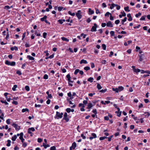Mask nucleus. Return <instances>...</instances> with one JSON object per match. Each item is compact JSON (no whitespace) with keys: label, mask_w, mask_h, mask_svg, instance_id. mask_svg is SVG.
<instances>
[{"label":"nucleus","mask_w":150,"mask_h":150,"mask_svg":"<svg viewBox=\"0 0 150 150\" xmlns=\"http://www.w3.org/2000/svg\"><path fill=\"white\" fill-rule=\"evenodd\" d=\"M58 22L61 24H62L63 23L62 21V19H59V20H58Z\"/></svg>","instance_id":"63"},{"label":"nucleus","mask_w":150,"mask_h":150,"mask_svg":"<svg viewBox=\"0 0 150 150\" xmlns=\"http://www.w3.org/2000/svg\"><path fill=\"white\" fill-rule=\"evenodd\" d=\"M94 13V11L91 10V9L89 8L88 9V14L89 15H91Z\"/></svg>","instance_id":"8"},{"label":"nucleus","mask_w":150,"mask_h":150,"mask_svg":"<svg viewBox=\"0 0 150 150\" xmlns=\"http://www.w3.org/2000/svg\"><path fill=\"white\" fill-rule=\"evenodd\" d=\"M107 26L108 27H112L113 25L111 21H109L107 23Z\"/></svg>","instance_id":"7"},{"label":"nucleus","mask_w":150,"mask_h":150,"mask_svg":"<svg viewBox=\"0 0 150 150\" xmlns=\"http://www.w3.org/2000/svg\"><path fill=\"white\" fill-rule=\"evenodd\" d=\"M81 11L80 10H78L77 13H76V15L79 19H80L82 18V15L81 14Z\"/></svg>","instance_id":"2"},{"label":"nucleus","mask_w":150,"mask_h":150,"mask_svg":"<svg viewBox=\"0 0 150 150\" xmlns=\"http://www.w3.org/2000/svg\"><path fill=\"white\" fill-rule=\"evenodd\" d=\"M16 65V62H15L13 61L11 62L10 65L13 66Z\"/></svg>","instance_id":"26"},{"label":"nucleus","mask_w":150,"mask_h":150,"mask_svg":"<svg viewBox=\"0 0 150 150\" xmlns=\"http://www.w3.org/2000/svg\"><path fill=\"white\" fill-rule=\"evenodd\" d=\"M112 90L113 91H115L116 93H118V88H112Z\"/></svg>","instance_id":"25"},{"label":"nucleus","mask_w":150,"mask_h":150,"mask_svg":"<svg viewBox=\"0 0 150 150\" xmlns=\"http://www.w3.org/2000/svg\"><path fill=\"white\" fill-rule=\"evenodd\" d=\"M117 6V4H111V6H110V8L111 9H112L115 6Z\"/></svg>","instance_id":"15"},{"label":"nucleus","mask_w":150,"mask_h":150,"mask_svg":"<svg viewBox=\"0 0 150 150\" xmlns=\"http://www.w3.org/2000/svg\"><path fill=\"white\" fill-rule=\"evenodd\" d=\"M67 95L68 96L70 97V98L71 99L73 98V97L71 96V94L70 92L69 93H67Z\"/></svg>","instance_id":"30"},{"label":"nucleus","mask_w":150,"mask_h":150,"mask_svg":"<svg viewBox=\"0 0 150 150\" xmlns=\"http://www.w3.org/2000/svg\"><path fill=\"white\" fill-rule=\"evenodd\" d=\"M63 8L62 7H60V6L58 8V10L59 11H60L62 10V9Z\"/></svg>","instance_id":"51"},{"label":"nucleus","mask_w":150,"mask_h":150,"mask_svg":"<svg viewBox=\"0 0 150 150\" xmlns=\"http://www.w3.org/2000/svg\"><path fill=\"white\" fill-rule=\"evenodd\" d=\"M97 88L98 90L102 88V87L100 85L99 83H97Z\"/></svg>","instance_id":"21"},{"label":"nucleus","mask_w":150,"mask_h":150,"mask_svg":"<svg viewBox=\"0 0 150 150\" xmlns=\"http://www.w3.org/2000/svg\"><path fill=\"white\" fill-rule=\"evenodd\" d=\"M43 78L45 79H48V76L46 74H45L44 76V77H43Z\"/></svg>","instance_id":"48"},{"label":"nucleus","mask_w":150,"mask_h":150,"mask_svg":"<svg viewBox=\"0 0 150 150\" xmlns=\"http://www.w3.org/2000/svg\"><path fill=\"white\" fill-rule=\"evenodd\" d=\"M80 63L81 64H82V63L87 64V61L86 60H84L83 59L81 60L80 61Z\"/></svg>","instance_id":"11"},{"label":"nucleus","mask_w":150,"mask_h":150,"mask_svg":"<svg viewBox=\"0 0 150 150\" xmlns=\"http://www.w3.org/2000/svg\"><path fill=\"white\" fill-rule=\"evenodd\" d=\"M7 144H6V146H9L11 145V141L10 140H8L7 141Z\"/></svg>","instance_id":"20"},{"label":"nucleus","mask_w":150,"mask_h":150,"mask_svg":"<svg viewBox=\"0 0 150 150\" xmlns=\"http://www.w3.org/2000/svg\"><path fill=\"white\" fill-rule=\"evenodd\" d=\"M68 13L69 14L71 15L72 16H74L75 15V13H72L70 11H69L68 12Z\"/></svg>","instance_id":"35"},{"label":"nucleus","mask_w":150,"mask_h":150,"mask_svg":"<svg viewBox=\"0 0 150 150\" xmlns=\"http://www.w3.org/2000/svg\"><path fill=\"white\" fill-rule=\"evenodd\" d=\"M63 119L65 120L66 122H68L69 120V118L67 117H64Z\"/></svg>","instance_id":"54"},{"label":"nucleus","mask_w":150,"mask_h":150,"mask_svg":"<svg viewBox=\"0 0 150 150\" xmlns=\"http://www.w3.org/2000/svg\"><path fill=\"white\" fill-rule=\"evenodd\" d=\"M47 18V16H45L43 17L42 18H41L40 20L42 21H45L46 20Z\"/></svg>","instance_id":"16"},{"label":"nucleus","mask_w":150,"mask_h":150,"mask_svg":"<svg viewBox=\"0 0 150 150\" xmlns=\"http://www.w3.org/2000/svg\"><path fill=\"white\" fill-rule=\"evenodd\" d=\"M80 70L79 69H76L75 70L74 72V74L75 75H76L79 72Z\"/></svg>","instance_id":"38"},{"label":"nucleus","mask_w":150,"mask_h":150,"mask_svg":"<svg viewBox=\"0 0 150 150\" xmlns=\"http://www.w3.org/2000/svg\"><path fill=\"white\" fill-rule=\"evenodd\" d=\"M92 112L95 114L96 115L97 113V110L96 109H94L92 110Z\"/></svg>","instance_id":"43"},{"label":"nucleus","mask_w":150,"mask_h":150,"mask_svg":"<svg viewBox=\"0 0 150 150\" xmlns=\"http://www.w3.org/2000/svg\"><path fill=\"white\" fill-rule=\"evenodd\" d=\"M107 138H108V137H100V138L99 139L100 140H102L104 139H105Z\"/></svg>","instance_id":"37"},{"label":"nucleus","mask_w":150,"mask_h":150,"mask_svg":"<svg viewBox=\"0 0 150 150\" xmlns=\"http://www.w3.org/2000/svg\"><path fill=\"white\" fill-rule=\"evenodd\" d=\"M6 122L7 124L9 125L10 123V119H8L6 120Z\"/></svg>","instance_id":"47"},{"label":"nucleus","mask_w":150,"mask_h":150,"mask_svg":"<svg viewBox=\"0 0 150 150\" xmlns=\"http://www.w3.org/2000/svg\"><path fill=\"white\" fill-rule=\"evenodd\" d=\"M5 9H6L8 10V9H10L9 6H5L4 8Z\"/></svg>","instance_id":"36"},{"label":"nucleus","mask_w":150,"mask_h":150,"mask_svg":"<svg viewBox=\"0 0 150 150\" xmlns=\"http://www.w3.org/2000/svg\"><path fill=\"white\" fill-rule=\"evenodd\" d=\"M120 22V21L119 20H117L115 21V23L116 24H119V23Z\"/></svg>","instance_id":"57"},{"label":"nucleus","mask_w":150,"mask_h":150,"mask_svg":"<svg viewBox=\"0 0 150 150\" xmlns=\"http://www.w3.org/2000/svg\"><path fill=\"white\" fill-rule=\"evenodd\" d=\"M79 107H84L85 106L84 105V104H83L82 103H80L79 104Z\"/></svg>","instance_id":"52"},{"label":"nucleus","mask_w":150,"mask_h":150,"mask_svg":"<svg viewBox=\"0 0 150 150\" xmlns=\"http://www.w3.org/2000/svg\"><path fill=\"white\" fill-rule=\"evenodd\" d=\"M110 33L111 36H113L114 35V31H111L110 32Z\"/></svg>","instance_id":"45"},{"label":"nucleus","mask_w":150,"mask_h":150,"mask_svg":"<svg viewBox=\"0 0 150 150\" xmlns=\"http://www.w3.org/2000/svg\"><path fill=\"white\" fill-rule=\"evenodd\" d=\"M42 141V139L41 138H39L38 139V141L39 143L41 142Z\"/></svg>","instance_id":"59"},{"label":"nucleus","mask_w":150,"mask_h":150,"mask_svg":"<svg viewBox=\"0 0 150 150\" xmlns=\"http://www.w3.org/2000/svg\"><path fill=\"white\" fill-rule=\"evenodd\" d=\"M76 143L75 142H74L72 144V146H71L73 148V149H75V148H76Z\"/></svg>","instance_id":"14"},{"label":"nucleus","mask_w":150,"mask_h":150,"mask_svg":"<svg viewBox=\"0 0 150 150\" xmlns=\"http://www.w3.org/2000/svg\"><path fill=\"white\" fill-rule=\"evenodd\" d=\"M17 86L16 85H15L13 86V87L12 88V90L14 91L16 90V88H17Z\"/></svg>","instance_id":"24"},{"label":"nucleus","mask_w":150,"mask_h":150,"mask_svg":"<svg viewBox=\"0 0 150 150\" xmlns=\"http://www.w3.org/2000/svg\"><path fill=\"white\" fill-rule=\"evenodd\" d=\"M63 113L62 112H61L60 113L58 112H56V116H57V119H59V118H62V115H63Z\"/></svg>","instance_id":"3"},{"label":"nucleus","mask_w":150,"mask_h":150,"mask_svg":"<svg viewBox=\"0 0 150 150\" xmlns=\"http://www.w3.org/2000/svg\"><path fill=\"white\" fill-rule=\"evenodd\" d=\"M16 73L17 74H18V75H21L22 74V73L21 71L19 70H18L17 71Z\"/></svg>","instance_id":"40"},{"label":"nucleus","mask_w":150,"mask_h":150,"mask_svg":"<svg viewBox=\"0 0 150 150\" xmlns=\"http://www.w3.org/2000/svg\"><path fill=\"white\" fill-rule=\"evenodd\" d=\"M97 27V25L96 24V23H94V26L92 27L91 31L92 32L96 31Z\"/></svg>","instance_id":"4"},{"label":"nucleus","mask_w":150,"mask_h":150,"mask_svg":"<svg viewBox=\"0 0 150 150\" xmlns=\"http://www.w3.org/2000/svg\"><path fill=\"white\" fill-rule=\"evenodd\" d=\"M10 63L11 62L8 60H6L5 62V64L7 65H10Z\"/></svg>","instance_id":"31"},{"label":"nucleus","mask_w":150,"mask_h":150,"mask_svg":"<svg viewBox=\"0 0 150 150\" xmlns=\"http://www.w3.org/2000/svg\"><path fill=\"white\" fill-rule=\"evenodd\" d=\"M144 114H146L145 115V116L146 117L148 118L150 115V113L148 112H145Z\"/></svg>","instance_id":"17"},{"label":"nucleus","mask_w":150,"mask_h":150,"mask_svg":"<svg viewBox=\"0 0 150 150\" xmlns=\"http://www.w3.org/2000/svg\"><path fill=\"white\" fill-rule=\"evenodd\" d=\"M91 67L92 68H93L95 67V65L93 63H91Z\"/></svg>","instance_id":"56"},{"label":"nucleus","mask_w":150,"mask_h":150,"mask_svg":"<svg viewBox=\"0 0 150 150\" xmlns=\"http://www.w3.org/2000/svg\"><path fill=\"white\" fill-rule=\"evenodd\" d=\"M127 18L126 17H125L123 19L122 21V23L123 25L124 24V22L126 21L127 20Z\"/></svg>","instance_id":"33"},{"label":"nucleus","mask_w":150,"mask_h":150,"mask_svg":"<svg viewBox=\"0 0 150 150\" xmlns=\"http://www.w3.org/2000/svg\"><path fill=\"white\" fill-rule=\"evenodd\" d=\"M27 146V144L25 143H24L23 144L22 146L23 147H25Z\"/></svg>","instance_id":"58"},{"label":"nucleus","mask_w":150,"mask_h":150,"mask_svg":"<svg viewBox=\"0 0 150 150\" xmlns=\"http://www.w3.org/2000/svg\"><path fill=\"white\" fill-rule=\"evenodd\" d=\"M12 103L15 105H17L18 104V102L16 101H13L12 102Z\"/></svg>","instance_id":"60"},{"label":"nucleus","mask_w":150,"mask_h":150,"mask_svg":"<svg viewBox=\"0 0 150 150\" xmlns=\"http://www.w3.org/2000/svg\"><path fill=\"white\" fill-rule=\"evenodd\" d=\"M141 15V13L139 12V13H138L137 14L135 15V16L137 17V18L139 16H140Z\"/></svg>","instance_id":"46"},{"label":"nucleus","mask_w":150,"mask_h":150,"mask_svg":"<svg viewBox=\"0 0 150 150\" xmlns=\"http://www.w3.org/2000/svg\"><path fill=\"white\" fill-rule=\"evenodd\" d=\"M102 47L103 50H105L106 49V45L104 44H103L102 45Z\"/></svg>","instance_id":"41"},{"label":"nucleus","mask_w":150,"mask_h":150,"mask_svg":"<svg viewBox=\"0 0 150 150\" xmlns=\"http://www.w3.org/2000/svg\"><path fill=\"white\" fill-rule=\"evenodd\" d=\"M106 91H107L106 89H105L104 90L102 89V90H100V92H101V93H104V92H105Z\"/></svg>","instance_id":"53"},{"label":"nucleus","mask_w":150,"mask_h":150,"mask_svg":"<svg viewBox=\"0 0 150 150\" xmlns=\"http://www.w3.org/2000/svg\"><path fill=\"white\" fill-rule=\"evenodd\" d=\"M91 135L92 137H89V139L90 140H92L94 138H96L97 137L96 135L94 133H92L91 134Z\"/></svg>","instance_id":"5"},{"label":"nucleus","mask_w":150,"mask_h":150,"mask_svg":"<svg viewBox=\"0 0 150 150\" xmlns=\"http://www.w3.org/2000/svg\"><path fill=\"white\" fill-rule=\"evenodd\" d=\"M47 35V33H43V37L44 38H46V36Z\"/></svg>","instance_id":"55"},{"label":"nucleus","mask_w":150,"mask_h":150,"mask_svg":"<svg viewBox=\"0 0 150 150\" xmlns=\"http://www.w3.org/2000/svg\"><path fill=\"white\" fill-rule=\"evenodd\" d=\"M146 17V16H142V17L140 18V20L141 21L145 20Z\"/></svg>","instance_id":"39"},{"label":"nucleus","mask_w":150,"mask_h":150,"mask_svg":"<svg viewBox=\"0 0 150 150\" xmlns=\"http://www.w3.org/2000/svg\"><path fill=\"white\" fill-rule=\"evenodd\" d=\"M61 39H62V40L63 41H66L67 42H69V39H67L66 38L64 37H62Z\"/></svg>","instance_id":"22"},{"label":"nucleus","mask_w":150,"mask_h":150,"mask_svg":"<svg viewBox=\"0 0 150 150\" xmlns=\"http://www.w3.org/2000/svg\"><path fill=\"white\" fill-rule=\"evenodd\" d=\"M43 146H44V148L45 149L47 147H49L50 146L49 145L47 144L46 145L45 143H43Z\"/></svg>","instance_id":"23"},{"label":"nucleus","mask_w":150,"mask_h":150,"mask_svg":"<svg viewBox=\"0 0 150 150\" xmlns=\"http://www.w3.org/2000/svg\"><path fill=\"white\" fill-rule=\"evenodd\" d=\"M17 137L16 135H14L13 137H12L11 140L13 141H15L17 139Z\"/></svg>","instance_id":"19"},{"label":"nucleus","mask_w":150,"mask_h":150,"mask_svg":"<svg viewBox=\"0 0 150 150\" xmlns=\"http://www.w3.org/2000/svg\"><path fill=\"white\" fill-rule=\"evenodd\" d=\"M6 99H7V101L8 102H10V96H8V97L6 98Z\"/></svg>","instance_id":"49"},{"label":"nucleus","mask_w":150,"mask_h":150,"mask_svg":"<svg viewBox=\"0 0 150 150\" xmlns=\"http://www.w3.org/2000/svg\"><path fill=\"white\" fill-rule=\"evenodd\" d=\"M129 7L127 6L124 8V9L125 11L129 12L130 11L129 9Z\"/></svg>","instance_id":"27"},{"label":"nucleus","mask_w":150,"mask_h":150,"mask_svg":"<svg viewBox=\"0 0 150 150\" xmlns=\"http://www.w3.org/2000/svg\"><path fill=\"white\" fill-rule=\"evenodd\" d=\"M29 59L30 60H33V61L32 62H34V58L33 57L29 55Z\"/></svg>","instance_id":"28"},{"label":"nucleus","mask_w":150,"mask_h":150,"mask_svg":"<svg viewBox=\"0 0 150 150\" xmlns=\"http://www.w3.org/2000/svg\"><path fill=\"white\" fill-rule=\"evenodd\" d=\"M84 69L85 70L87 71L90 69V68L89 67L87 66L85 67Z\"/></svg>","instance_id":"42"},{"label":"nucleus","mask_w":150,"mask_h":150,"mask_svg":"<svg viewBox=\"0 0 150 150\" xmlns=\"http://www.w3.org/2000/svg\"><path fill=\"white\" fill-rule=\"evenodd\" d=\"M127 17L129 18L128 20L129 21H131L132 20V18L130 14H128L127 15Z\"/></svg>","instance_id":"9"},{"label":"nucleus","mask_w":150,"mask_h":150,"mask_svg":"<svg viewBox=\"0 0 150 150\" xmlns=\"http://www.w3.org/2000/svg\"><path fill=\"white\" fill-rule=\"evenodd\" d=\"M35 129L33 127H31L29 128V133H31L30 131L34 132L35 131Z\"/></svg>","instance_id":"13"},{"label":"nucleus","mask_w":150,"mask_h":150,"mask_svg":"<svg viewBox=\"0 0 150 150\" xmlns=\"http://www.w3.org/2000/svg\"><path fill=\"white\" fill-rule=\"evenodd\" d=\"M25 34H26V33H24L23 34V35H22V40H23V39H24V38H25Z\"/></svg>","instance_id":"61"},{"label":"nucleus","mask_w":150,"mask_h":150,"mask_svg":"<svg viewBox=\"0 0 150 150\" xmlns=\"http://www.w3.org/2000/svg\"><path fill=\"white\" fill-rule=\"evenodd\" d=\"M139 61L140 62L142 61L143 60L144 55L143 54H141V55H139Z\"/></svg>","instance_id":"6"},{"label":"nucleus","mask_w":150,"mask_h":150,"mask_svg":"<svg viewBox=\"0 0 150 150\" xmlns=\"http://www.w3.org/2000/svg\"><path fill=\"white\" fill-rule=\"evenodd\" d=\"M93 78L90 77L88 79V81L91 82H92L93 81Z\"/></svg>","instance_id":"29"},{"label":"nucleus","mask_w":150,"mask_h":150,"mask_svg":"<svg viewBox=\"0 0 150 150\" xmlns=\"http://www.w3.org/2000/svg\"><path fill=\"white\" fill-rule=\"evenodd\" d=\"M50 150H56V148L55 146L51 147L50 149Z\"/></svg>","instance_id":"44"},{"label":"nucleus","mask_w":150,"mask_h":150,"mask_svg":"<svg viewBox=\"0 0 150 150\" xmlns=\"http://www.w3.org/2000/svg\"><path fill=\"white\" fill-rule=\"evenodd\" d=\"M71 109L70 108H67L66 109V111L68 113H69L71 112Z\"/></svg>","instance_id":"50"},{"label":"nucleus","mask_w":150,"mask_h":150,"mask_svg":"<svg viewBox=\"0 0 150 150\" xmlns=\"http://www.w3.org/2000/svg\"><path fill=\"white\" fill-rule=\"evenodd\" d=\"M141 71V70L140 69H135V70H134V72L136 73H137L138 72H140Z\"/></svg>","instance_id":"34"},{"label":"nucleus","mask_w":150,"mask_h":150,"mask_svg":"<svg viewBox=\"0 0 150 150\" xmlns=\"http://www.w3.org/2000/svg\"><path fill=\"white\" fill-rule=\"evenodd\" d=\"M12 126L15 128L16 130L17 131H18L20 129V126L18 125L15 123H13L12 125Z\"/></svg>","instance_id":"1"},{"label":"nucleus","mask_w":150,"mask_h":150,"mask_svg":"<svg viewBox=\"0 0 150 150\" xmlns=\"http://www.w3.org/2000/svg\"><path fill=\"white\" fill-rule=\"evenodd\" d=\"M121 13L122 14V15L123 16H125L126 15V13L124 12V11L123 12H121Z\"/></svg>","instance_id":"62"},{"label":"nucleus","mask_w":150,"mask_h":150,"mask_svg":"<svg viewBox=\"0 0 150 150\" xmlns=\"http://www.w3.org/2000/svg\"><path fill=\"white\" fill-rule=\"evenodd\" d=\"M66 77L68 79V80L70 79V76L69 74H67L66 76Z\"/></svg>","instance_id":"64"},{"label":"nucleus","mask_w":150,"mask_h":150,"mask_svg":"<svg viewBox=\"0 0 150 150\" xmlns=\"http://www.w3.org/2000/svg\"><path fill=\"white\" fill-rule=\"evenodd\" d=\"M93 106L92 104L91 103H89L88 105L87 108L88 109H90Z\"/></svg>","instance_id":"12"},{"label":"nucleus","mask_w":150,"mask_h":150,"mask_svg":"<svg viewBox=\"0 0 150 150\" xmlns=\"http://www.w3.org/2000/svg\"><path fill=\"white\" fill-rule=\"evenodd\" d=\"M26 111L28 112V109L26 108L25 109H22V112H25Z\"/></svg>","instance_id":"32"},{"label":"nucleus","mask_w":150,"mask_h":150,"mask_svg":"<svg viewBox=\"0 0 150 150\" xmlns=\"http://www.w3.org/2000/svg\"><path fill=\"white\" fill-rule=\"evenodd\" d=\"M46 94L48 95V98H51L52 97V96L51 94H49V92L47 91L46 92Z\"/></svg>","instance_id":"18"},{"label":"nucleus","mask_w":150,"mask_h":150,"mask_svg":"<svg viewBox=\"0 0 150 150\" xmlns=\"http://www.w3.org/2000/svg\"><path fill=\"white\" fill-rule=\"evenodd\" d=\"M119 92H120L123 90L124 88L122 86H119L118 88Z\"/></svg>","instance_id":"10"}]
</instances>
